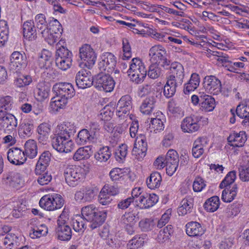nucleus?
Masks as SVG:
<instances>
[{"mask_svg":"<svg viewBox=\"0 0 249 249\" xmlns=\"http://www.w3.org/2000/svg\"><path fill=\"white\" fill-rule=\"evenodd\" d=\"M139 219V212L135 210L125 212L121 218L120 222L125 227H133Z\"/></svg>","mask_w":249,"mask_h":249,"instance_id":"obj_24","label":"nucleus"},{"mask_svg":"<svg viewBox=\"0 0 249 249\" xmlns=\"http://www.w3.org/2000/svg\"><path fill=\"white\" fill-rule=\"evenodd\" d=\"M72 61V58H69L61 59L58 58V60H55V64L58 68L62 70L66 71L71 67Z\"/></svg>","mask_w":249,"mask_h":249,"instance_id":"obj_56","label":"nucleus"},{"mask_svg":"<svg viewBox=\"0 0 249 249\" xmlns=\"http://www.w3.org/2000/svg\"><path fill=\"white\" fill-rule=\"evenodd\" d=\"M236 177L235 171H232L229 172L224 180L220 184L219 187L223 189L226 187H231V185L234 181Z\"/></svg>","mask_w":249,"mask_h":249,"instance_id":"obj_50","label":"nucleus"},{"mask_svg":"<svg viewBox=\"0 0 249 249\" xmlns=\"http://www.w3.org/2000/svg\"><path fill=\"white\" fill-rule=\"evenodd\" d=\"M41 208L48 211L60 209L64 204V199L60 195L53 194L43 196L39 201Z\"/></svg>","mask_w":249,"mask_h":249,"instance_id":"obj_4","label":"nucleus"},{"mask_svg":"<svg viewBox=\"0 0 249 249\" xmlns=\"http://www.w3.org/2000/svg\"><path fill=\"white\" fill-rule=\"evenodd\" d=\"M178 87H175L173 84L167 81L163 89V94L166 98L172 97L175 93Z\"/></svg>","mask_w":249,"mask_h":249,"instance_id":"obj_58","label":"nucleus"},{"mask_svg":"<svg viewBox=\"0 0 249 249\" xmlns=\"http://www.w3.org/2000/svg\"><path fill=\"white\" fill-rule=\"evenodd\" d=\"M145 234L136 235L130 240L127 244V249H138L142 246L145 242Z\"/></svg>","mask_w":249,"mask_h":249,"instance_id":"obj_43","label":"nucleus"},{"mask_svg":"<svg viewBox=\"0 0 249 249\" xmlns=\"http://www.w3.org/2000/svg\"><path fill=\"white\" fill-rule=\"evenodd\" d=\"M47 233L48 228L47 226L44 224H41L39 226L31 227L30 231V236L32 238L35 239L46 235Z\"/></svg>","mask_w":249,"mask_h":249,"instance_id":"obj_46","label":"nucleus"},{"mask_svg":"<svg viewBox=\"0 0 249 249\" xmlns=\"http://www.w3.org/2000/svg\"><path fill=\"white\" fill-rule=\"evenodd\" d=\"M147 150V143L145 136L140 134L136 137L132 155L136 159L141 160L145 157Z\"/></svg>","mask_w":249,"mask_h":249,"instance_id":"obj_11","label":"nucleus"},{"mask_svg":"<svg viewBox=\"0 0 249 249\" xmlns=\"http://www.w3.org/2000/svg\"><path fill=\"white\" fill-rule=\"evenodd\" d=\"M116 65L115 56L111 53L106 52L102 54L98 63V68L101 72L112 73Z\"/></svg>","mask_w":249,"mask_h":249,"instance_id":"obj_8","label":"nucleus"},{"mask_svg":"<svg viewBox=\"0 0 249 249\" xmlns=\"http://www.w3.org/2000/svg\"><path fill=\"white\" fill-rule=\"evenodd\" d=\"M2 182L13 188H18L21 185L22 179L19 173L10 172L3 177Z\"/></svg>","mask_w":249,"mask_h":249,"instance_id":"obj_22","label":"nucleus"},{"mask_svg":"<svg viewBox=\"0 0 249 249\" xmlns=\"http://www.w3.org/2000/svg\"><path fill=\"white\" fill-rule=\"evenodd\" d=\"M50 91L49 87L45 85L44 83L38 84L36 90V98L39 101L44 100L48 97Z\"/></svg>","mask_w":249,"mask_h":249,"instance_id":"obj_42","label":"nucleus"},{"mask_svg":"<svg viewBox=\"0 0 249 249\" xmlns=\"http://www.w3.org/2000/svg\"><path fill=\"white\" fill-rule=\"evenodd\" d=\"M132 107V99L129 95L123 96L118 102L116 106V115L124 119L125 115H128Z\"/></svg>","mask_w":249,"mask_h":249,"instance_id":"obj_12","label":"nucleus"},{"mask_svg":"<svg viewBox=\"0 0 249 249\" xmlns=\"http://www.w3.org/2000/svg\"><path fill=\"white\" fill-rule=\"evenodd\" d=\"M88 142H94L95 141L89 134V130L83 129L79 132L76 142L79 144L83 145Z\"/></svg>","mask_w":249,"mask_h":249,"instance_id":"obj_48","label":"nucleus"},{"mask_svg":"<svg viewBox=\"0 0 249 249\" xmlns=\"http://www.w3.org/2000/svg\"><path fill=\"white\" fill-rule=\"evenodd\" d=\"M32 82V79L29 75H21L16 78L14 85L18 88L24 87L29 85Z\"/></svg>","mask_w":249,"mask_h":249,"instance_id":"obj_51","label":"nucleus"},{"mask_svg":"<svg viewBox=\"0 0 249 249\" xmlns=\"http://www.w3.org/2000/svg\"><path fill=\"white\" fill-rule=\"evenodd\" d=\"M171 74L184 76V70L182 65L177 62H174L171 64Z\"/></svg>","mask_w":249,"mask_h":249,"instance_id":"obj_59","label":"nucleus"},{"mask_svg":"<svg viewBox=\"0 0 249 249\" xmlns=\"http://www.w3.org/2000/svg\"><path fill=\"white\" fill-rule=\"evenodd\" d=\"M79 56L82 61L79 64L81 68L86 67L91 69L94 65L96 60V54L90 45L86 44L79 49Z\"/></svg>","mask_w":249,"mask_h":249,"instance_id":"obj_6","label":"nucleus"},{"mask_svg":"<svg viewBox=\"0 0 249 249\" xmlns=\"http://www.w3.org/2000/svg\"><path fill=\"white\" fill-rule=\"evenodd\" d=\"M219 199L217 196H213L208 199L204 204V209L209 212H213L219 206Z\"/></svg>","mask_w":249,"mask_h":249,"instance_id":"obj_44","label":"nucleus"},{"mask_svg":"<svg viewBox=\"0 0 249 249\" xmlns=\"http://www.w3.org/2000/svg\"><path fill=\"white\" fill-rule=\"evenodd\" d=\"M186 232L190 236L200 237L204 233L205 230L199 223L192 221L186 225Z\"/></svg>","mask_w":249,"mask_h":249,"instance_id":"obj_27","label":"nucleus"},{"mask_svg":"<svg viewBox=\"0 0 249 249\" xmlns=\"http://www.w3.org/2000/svg\"><path fill=\"white\" fill-rule=\"evenodd\" d=\"M76 132V128L73 124L70 122H63L57 126L54 134L55 135L71 140V137L73 136Z\"/></svg>","mask_w":249,"mask_h":249,"instance_id":"obj_13","label":"nucleus"},{"mask_svg":"<svg viewBox=\"0 0 249 249\" xmlns=\"http://www.w3.org/2000/svg\"><path fill=\"white\" fill-rule=\"evenodd\" d=\"M67 97H61L56 95V97H53L50 102V107L54 111H58L59 109L64 108L68 103Z\"/></svg>","mask_w":249,"mask_h":249,"instance_id":"obj_36","label":"nucleus"},{"mask_svg":"<svg viewBox=\"0 0 249 249\" xmlns=\"http://www.w3.org/2000/svg\"><path fill=\"white\" fill-rule=\"evenodd\" d=\"M105 189L106 188H103L101 190L98 196V201L99 203L102 205H108L112 201V198L107 194V192H106V190Z\"/></svg>","mask_w":249,"mask_h":249,"instance_id":"obj_52","label":"nucleus"},{"mask_svg":"<svg viewBox=\"0 0 249 249\" xmlns=\"http://www.w3.org/2000/svg\"><path fill=\"white\" fill-rule=\"evenodd\" d=\"M53 90L56 95L61 97L71 98L75 94V90L71 84L67 82L56 83L53 87Z\"/></svg>","mask_w":249,"mask_h":249,"instance_id":"obj_14","label":"nucleus"},{"mask_svg":"<svg viewBox=\"0 0 249 249\" xmlns=\"http://www.w3.org/2000/svg\"><path fill=\"white\" fill-rule=\"evenodd\" d=\"M27 58L24 53L18 51L14 52L10 58V66L14 70H20L27 65Z\"/></svg>","mask_w":249,"mask_h":249,"instance_id":"obj_15","label":"nucleus"},{"mask_svg":"<svg viewBox=\"0 0 249 249\" xmlns=\"http://www.w3.org/2000/svg\"><path fill=\"white\" fill-rule=\"evenodd\" d=\"M123 51L124 53L122 58L124 60L128 59L131 57V48L128 39L126 38L123 39Z\"/></svg>","mask_w":249,"mask_h":249,"instance_id":"obj_57","label":"nucleus"},{"mask_svg":"<svg viewBox=\"0 0 249 249\" xmlns=\"http://www.w3.org/2000/svg\"><path fill=\"white\" fill-rule=\"evenodd\" d=\"M52 145L54 149L59 152L69 153L72 150L73 143L71 140L54 134L52 139Z\"/></svg>","mask_w":249,"mask_h":249,"instance_id":"obj_9","label":"nucleus"},{"mask_svg":"<svg viewBox=\"0 0 249 249\" xmlns=\"http://www.w3.org/2000/svg\"><path fill=\"white\" fill-rule=\"evenodd\" d=\"M160 64L152 63L149 66L148 71V76L152 79H156L159 77L161 74V70L159 67Z\"/></svg>","mask_w":249,"mask_h":249,"instance_id":"obj_54","label":"nucleus"},{"mask_svg":"<svg viewBox=\"0 0 249 249\" xmlns=\"http://www.w3.org/2000/svg\"><path fill=\"white\" fill-rule=\"evenodd\" d=\"M127 154V146L125 144H122L115 152V157L117 160L121 161L124 159Z\"/></svg>","mask_w":249,"mask_h":249,"instance_id":"obj_64","label":"nucleus"},{"mask_svg":"<svg viewBox=\"0 0 249 249\" xmlns=\"http://www.w3.org/2000/svg\"><path fill=\"white\" fill-rule=\"evenodd\" d=\"M241 207V204L237 203L228 206L226 210L227 216L230 217L236 216L240 213Z\"/></svg>","mask_w":249,"mask_h":249,"instance_id":"obj_55","label":"nucleus"},{"mask_svg":"<svg viewBox=\"0 0 249 249\" xmlns=\"http://www.w3.org/2000/svg\"><path fill=\"white\" fill-rule=\"evenodd\" d=\"M35 20L38 33L49 44H53L60 37L62 26L56 19L52 18L47 21L45 15L39 14L35 17Z\"/></svg>","mask_w":249,"mask_h":249,"instance_id":"obj_2","label":"nucleus"},{"mask_svg":"<svg viewBox=\"0 0 249 249\" xmlns=\"http://www.w3.org/2000/svg\"><path fill=\"white\" fill-rule=\"evenodd\" d=\"M193 207V199L191 197L183 199L180 203L178 209V213L179 215H184L192 211Z\"/></svg>","mask_w":249,"mask_h":249,"instance_id":"obj_34","label":"nucleus"},{"mask_svg":"<svg viewBox=\"0 0 249 249\" xmlns=\"http://www.w3.org/2000/svg\"><path fill=\"white\" fill-rule=\"evenodd\" d=\"M64 176L67 183L70 186H74L85 177V170L79 166H69L64 171Z\"/></svg>","mask_w":249,"mask_h":249,"instance_id":"obj_3","label":"nucleus"},{"mask_svg":"<svg viewBox=\"0 0 249 249\" xmlns=\"http://www.w3.org/2000/svg\"><path fill=\"white\" fill-rule=\"evenodd\" d=\"M207 139L206 138H197L194 142L192 149L193 156L195 158H199L204 152V147L207 145Z\"/></svg>","mask_w":249,"mask_h":249,"instance_id":"obj_25","label":"nucleus"},{"mask_svg":"<svg viewBox=\"0 0 249 249\" xmlns=\"http://www.w3.org/2000/svg\"><path fill=\"white\" fill-rule=\"evenodd\" d=\"M215 100L210 95L202 93L200 95V109L206 112L212 111L215 107Z\"/></svg>","mask_w":249,"mask_h":249,"instance_id":"obj_29","label":"nucleus"},{"mask_svg":"<svg viewBox=\"0 0 249 249\" xmlns=\"http://www.w3.org/2000/svg\"><path fill=\"white\" fill-rule=\"evenodd\" d=\"M156 100V97L154 95L146 97L140 107L141 112L146 115L150 114L155 107Z\"/></svg>","mask_w":249,"mask_h":249,"instance_id":"obj_32","label":"nucleus"},{"mask_svg":"<svg viewBox=\"0 0 249 249\" xmlns=\"http://www.w3.org/2000/svg\"><path fill=\"white\" fill-rule=\"evenodd\" d=\"M161 180V177L159 173L157 172H153L147 178V186L150 189L158 188L160 185Z\"/></svg>","mask_w":249,"mask_h":249,"instance_id":"obj_38","label":"nucleus"},{"mask_svg":"<svg viewBox=\"0 0 249 249\" xmlns=\"http://www.w3.org/2000/svg\"><path fill=\"white\" fill-rule=\"evenodd\" d=\"M3 125H5L9 130L15 129L18 125L17 119L13 114L8 115L3 120Z\"/></svg>","mask_w":249,"mask_h":249,"instance_id":"obj_53","label":"nucleus"},{"mask_svg":"<svg viewBox=\"0 0 249 249\" xmlns=\"http://www.w3.org/2000/svg\"><path fill=\"white\" fill-rule=\"evenodd\" d=\"M7 155L8 160L10 163L16 165L23 164L27 160L24 152L18 147H13L9 149Z\"/></svg>","mask_w":249,"mask_h":249,"instance_id":"obj_16","label":"nucleus"},{"mask_svg":"<svg viewBox=\"0 0 249 249\" xmlns=\"http://www.w3.org/2000/svg\"><path fill=\"white\" fill-rule=\"evenodd\" d=\"M13 104L12 97L6 96L0 98V107L6 110H10Z\"/></svg>","mask_w":249,"mask_h":249,"instance_id":"obj_62","label":"nucleus"},{"mask_svg":"<svg viewBox=\"0 0 249 249\" xmlns=\"http://www.w3.org/2000/svg\"><path fill=\"white\" fill-rule=\"evenodd\" d=\"M56 232L59 240L69 241L71 239L72 231L68 224H57Z\"/></svg>","mask_w":249,"mask_h":249,"instance_id":"obj_30","label":"nucleus"},{"mask_svg":"<svg viewBox=\"0 0 249 249\" xmlns=\"http://www.w3.org/2000/svg\"><path fill=\"white\" fill-rule=\"evenodd\" d=\"M184 76L179 75H174L171 74L168 77L167 81L172 84H173L175 87H180L181 86L183 82Z\"/></svg>","mask_w":249,"mask_h":249,"instance_id":"obj_63","label":"nucleus"},{"mask_svg":"<svg viewBox=\"0 0 249 249\" xmlns=\"http://www.w3.org/2000/svg\"><path fill=\"white\" fill-rule=\"evenodd\" d=\"M107 212L99 211L93 205H89L81 209L82 216L77 215L73 219V228L76 232H83L86 228V222L92 229L100 227L105 222Z\"/></svg>","mask_w":249,"mask_h":249,"instance_id":"obj_1","label":"nucleus"},{"mask_svg":"<svg viewBox=\"0 0 249 249\" xmlns=\"http://www.w3.org/2000/svg\"><path fill=\"white\" fill-rule=\"evenodd\" d=\"M200 77L198 74L193 73L192 74L189 81L185 84L183 91L185 94H188L196 89L199 85Z\"/></svg>","mask_w":249,"mask_h":249,"instance_id":"obj_33","label":"nucleus"},{"mask_svg":"<svg viewBox=\"0 0 249 249\" xmlns=\"http://www.w3.org/2000/svg\"><path fill=\"white\" fill-rule=\"evenodd\" d=\"M52 155L48 151L43 152L40 156L36 164L35 172L36 174L44 172L51 161Z\"/></svg>","mask_w":249,"mask_h":249,"instance_id":"obj_20","label":"nucleus"},{"mask_svg":"<svg viewBox=\"0 0 249 249\" xmlns=\"http://www.w3.org/2000/svg\"><path fill=\"white\" fill-rule=\"evenodd\" d=\"M158 196L155 194H145L137 198V205L142 209H147L154 206L158 201Z\"/></svg>","mask_w":249,"mask_h":249,"instance_id":"obj_19","label":"nucleus"},{"mask_svg":"<svg viewBox=\"0 0 249 249\" xmlns=\"http://www.w3.org/2000/svg\"><path fill=\"white\" fill-rule=\"evenodd\" d=\"M173 233L172 226L168 225L159 231L157 238V241L159 243H163L169 239L170 236Z\"/></svg>","mask_w":249,"mask_h":249,"instance_id":"obj_45","label":"nucleus"},{"mask_svg":"<svg viewBox=\"0 0 249 249\" xmlns=\"http://www.w3.org/2000/svg\"><path fill=\"white\" fill-rule=\"evenodd\" d=\"M20 241L18 236L10 233L5 235L3 239L2 245L7 249H15L19 245Z\"/></svg>","mask_w":249,"mask_h":249,"instance_id":"obj_31","label":"nucleus"},{"mask_svg":"<svg viewBox=\"0 0 249 249\" xmlns=\"http://www.w3.org/2000/svg\"><path fill=\"white\" fill-rule=\"evenodd\" d=\"M91 149L89 146L79 148L74 153L73 159L79 161L83 159H88L90 157Z\"/></svg>","mask_w":249,"mask_h":249,"instance_id":"obj_47","label":"nucleus"},{"mask_svg":"<svg viewBox=\"0 0 249 249\" xmlns=\"http://www.w3.org/2000/svg\"><path fill=\"white\" fill-rule=\"evenodd\" d=\"M131 80L136 84L142 83L145 77L147 71L145 67H141L139 70L128 71Z\"/></svg>","mask_w":249,"mask_h":249,"instance_id":"obj_37","label":"nucleus"},{"mask_svg":"<svg viewBox=\"0 0 249 249\" xmlns=\"http://www.w3.org/2000/svg\"><path fill=\"white\" fill-rule=\"evenodd\" d=\"M111 155L110 148L108 146H103L95 153V159L100 162L107 161Z\"/></svg>","mask_w":249,"mask_h":249,"instance_id":"obj_41","label":"nucleus"},{"mask_svg":"<svg viewBox=\"0 0 249 249\" xmlns=\"http://www.w3.org/2000/svg\"><path fill=\"white\" fill-rule=\"evenodd\" d=\"M94 84L99 90L109 92L114 89L115 81L109 73L101 72L95 77Z\"/></svg>","mask_w":249,"mask_h":249,"instance_id":"obj_7","label":"nucleus"},{"mask_svg":"<svg viewBox=\"0 0 249 249\" xmlns=\"http://www.w3.org/2000/svg\"><path fill=\"white\" fill-rule=\"evenodd\" d=\"M238 116L244 119L242 124L245 126L249 125V105L246 100L245 103L239 104L235 110Z\"/></svg>","mask_w":249,"mask_h":249,"instance_id":"obj_26","label":"nucleus"},{"mask_svg":"<svg viewBox=\"0 0 249 249\" xmlns=\"http://www.w3.org/2000/svg\"><path fill=\"white\" fill-rule=\"evenodd\" d=\"M63 40H60L56 45V51L55 53V60H58V58L65 59V58H72V54L71 51L67 48L64 47L62 43H63Z\"/></svg>","mask_w":249,"mask_h":249,"instance_id":"obj_39","label":"nucleus"},{"mask_svg":"<svg viewBox=\"0 0 249 249\" xmlns=\"http://www.w3.org/2000/svg\"><path fill=\"white\" fill-rule=\"evenodd\" d=\"M154 226V221L151 218H144L139 222V227L143 231H150Z\"/></svg>","mask_w":249,"mask_h":249,"instance_id":"obj_60","label":"nucleus"},{"mask_svg":"<svg viewBox=\"0 0 249 249\" xmlns=\"http://www.w3.org/2000/svg\"><path fill=\"white\" fill-rule=\"evenodd\" d=\"M85 196V201L86 202L91 201L96 195L98 190L93 187H86L83 189Z\"/></svg>","mask_w":249,"mask_h":249,"instance_id":"obj_61","label":"nucleus"},{"mask_svg":"<svg viewBox=\"0 0 249 249\" xmlns=\"http://www.w3.org/2000/svg\"><path fill=\"white\" fill-rule=\"evenodd\" d=\"M25 156L30 159L36 157L37 154V147L36 142L34 140H29L24 144V151H23Z\"/></svg>","mask_w":249,"mask_h":249,"instance_id":"obj_35","label":"nucleus"},{"mask_svg":"<svg viewBox=\"0 0 249 249\" xmlns=\"http://www.w3.org/2000/svg\"><path fill=\"white\" fill-rule=\"evenodd\" d=\"M149 55L151 63L160 64L163 67L170 65V61L167 58L166 51L161 45L153 46L149 50Z\"/></svg>","mask_w":249,"mask_h":249,"instance_id":"obj_5","label":"nucleus"},{"mask_svg":"<svg viewBox=\"0 0 249 249\" xmlns=\"http://www.w3.org/2000/svg\"><path fill=\"white\" fill-rule=\"evenodd\" d=\"M52 53L47 50L44 49L40 53L38 59L37 63L41 69H45L46 71L44 73L47 72L48 74L51 71L50 67L52 64Z\"/></svg>","mask_w":249,"mask_h":249,"instance_id":"obj_21","label":"nucleus"},{"mask_svg":"<svg viewBox=\"0 0 249 249\" xmlns=\"http://www.w3.org/2000/svg\"><path fill=\"white\" fill-rule=\"evenodd\" d=\"M200 119L201 117L194 115L186 117L183 119L181 124L182 131L188 133L197 131L200 127L198 122Z\"/></svg>","mask_w":249,"mask_h":249,"instance_id":"obj_17","label":"nucleus"},{"mask_svg":"<svg viewBox=\"0 0 249 249\" xmlns=\"http://www.w3.org/2000/svg\"><path fill=\"white\" fill-rule=\"evenodd\" d=\"M223 191L222 199L226 202H230L232 201L237 195V185L233 184L232 187H226Z\"/></svg>","mask_w":249,"mask_h":249,"instance_id":"obj_40","label":"nucleus"},{"mask_svg":"<svg viewBox=\"0 0 249 249\" xmlns=\"http://www.w3.org/2000/svg\"><path fill=\"white\" fill-rule=\"evenodd\" d=\"M203 88L208 93L218 95L222 91L220 80L214 75H208L203 79Z\"/></svg>","mask_w":249,"mask_h":249,"instance_id":"obj_10","label":"nucleus"},{"mask_svg":"<svg viewBox=\"0 0 249 249\" xmlns=\"http://www.w3.org/2000/svg\"><path fill=\"white\" fill-rule=\"evenodd\" d=\"M247 136L244 131L233 133L228 138L229 144L233 147H242L247 141Z\"/></svg>","mask_w":249,"mask_h":249,"instance_id":"obj_23","label":"nucleus"},{"mask_svg":"<svg viewBox=\"0 0 249 249\" xmlns=\"http://www.w3.org/2000/svg\"><path fill=\"white\" fill-rule=\"evenodd\" d=\"M75 82L78 88L84 89L90 87L93 81L90 72L83 70L76 74Z\"/></svg>","mask_w":249,"mask_h":249,"instance_id":"obj_18","label":"nucleus"},{"mask_svg":"<svg viewBox=\"0 0 249 249\" xmlns=\"http://www.w3.org/2000/svg\"><path fill=\"white\" fill-rule=\"evenodd\" d=\"M23 36L29 40H35L37 37L36 29L32 20L27 21L23 24Z\"/></svg>","mask_w":249,"mask_h":249,"instance_id":"obj_28","label":"nucleus"},{"mask_svg":"<svg viewBox=\"0 0 249 249\" xmlns=\"http://www.w3.org/2000/svg\"><path fill=\"white\" fill-rule=\"evenodd\" d=\"M9 33L7 22L0 20V42L3 45L8 39Z\"/></svg>","mask_w":249,"mask_h":249,"instance_id":"obj_49","label":"nucleus"}]
</instances>
